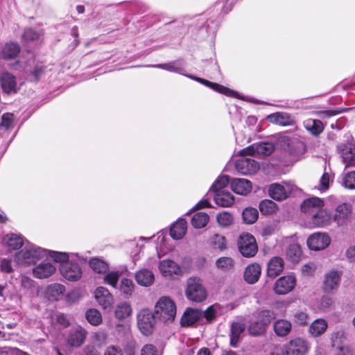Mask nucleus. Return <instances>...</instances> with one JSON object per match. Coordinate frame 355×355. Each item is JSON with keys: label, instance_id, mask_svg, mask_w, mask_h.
Listing matches in <instances>:
<instances>
[{"label": "nucleus", "instance_id": "f3484780", "mask_svg": "<svg viewBox=\"0 0 355 355\" xmlns=\"http://www.w3.org/2000/svg\"><path fill=\"white\" fill-rule=\"evenodd\" d=\"M94 296L98 304L104 309H111L114 297L110 291L103 286L98 287L94 291Z\"/></svg>", "mask_w": 355, "mask_h": 355}, {"label": "nucleus", "instance_id": "423d86ee", "mask_svg": "<svg viewBox=\"0 0 355 355\" xmlns=\"http://www.w3.org/2000/svg\"><path fill=\"white\" fill-rule=\"evenodd\" d=\"M309 349L306 340L296 338L284 345L283 355H305Z\"/></svg>", "mask_w": 355, "mask_h": 355}, {"label": "nucleus", "instance_id": "c9c22d12", "mask_svg": "<svg viewBox=\"0 0 355 355\" xmlns=\"http://www.w3.org/2000/svg\"><path fill=\"white\" fill-rule=\"evenodd\" d=\"M305 129L313 135L320 134L324 130V125L318 119H308L303 122Z\"/></svg>", "mask_w": 355, "mask_h": 355}, {"label": "nucleus", "instance_id": "8fccbe9b", "mask_svg": "<svg viewBox=\"0 0 355 355\" xmlns=\"http://www.w3.org/2000/svg\"><path fill=\"white\" fill-rule=\"evenodd\" d=\"M135 288L133 282L128 278H123L121 280L119 290L126 296H131Z\"/></svg>", "mask_w": 355, "mask_h": 355}, {"label": "nucleus", "instance_id": "e2e57ef3", "mask_svg": "<svg viewBox=\"0 0 355 355\" xmlns=\"http://www.w3.org/2000/svg\"><path fill=\"white\" fill-rule=\"evenodd\" d=\"M141 355H161V353L153 345L146 344L142 347Z\"/></svg>", "mask_w": 355, "mask_h": 355}, {"label": "nucleus", "instance_id": "a18cd8bd", "mask_svg": "<svg viewBox=\"0 0 355 355\" xmlns=\"http://www.w3.org/2000/svg\"><path fill=\"white\" fill-rule=\"evenodd\" d=\"M253 316L259 322H261L264 326L267 327L274 318V313L269 310H262L256 312Z\"/></svg>", "mask_w": 355, "mask_h": 355}, {"label": "nucleus", "instance_id": "680f3d73", "mask_svg": "<svg viewBox=\"0 0 355 355\" xmlns=\"http://www.w3.org/2000/svg\"><path fill=\"white\" fill-rule=\"evenodd\" d=\"M40 36V33L35 31L34 29L29 28H26L22 35V39L27 42L34 41L37 40Z\"/></svg>", "mask_w": 355, "mask_h": 355}, {"label": "nucleus", "instance_id": "72a5a7b5", "mask_svg": "<svg viewBox=\"0 0 355 355\" xmlns=\"http://www.w3.org/2000/svg\"><path fill=\"white\" fill-rule=\"evenodd\" d=\"M137 282L144 286H150L155 279L153 272L148 269H142L135 273Z\"/></svg>", "mask_w": 355, "mask_h": 355}, {"label": "nucleus", "instance_id": "6e6d98bb", "mask_svg": "<svg viewBox=\"0 0 355 355\" xmlns=\"http://www.w3.org/2000/svg\"><path fill=\"white\" fill-rule=\"evenodd\" d=\"M277 205L270 200H263L259 204V209L263 214H270L275 211Z\"/></svg>", "mask_w": 355, "mask_h": 355}, {"label": "nucleus", "instance_id": "412c9836", "mask_svg": "<svg viewBox=\"0 0 355 355\" xmlns=\"http://www.w3.org/2000/svg\"><path fill=\"white\" fill-rule=\"evenodd\" d=\"M202 318V311L197 309L189 308L182 317L181 324L182 326H191Z\"/></svg>", "mask_w": 355, "mask_h": 355}, {"label": "nucleus", "instance_id": "ea45409f", "mask_svg": "<svg viewBox=\"0 0 355 355\" xmlns=\"http://www.w3.org/2000/svg\"><path fill=\"white\" fill-rule=\"evenodd\" d=\"M286 255L292 262H297L302 256L300 245L295 243L290 244L286 250Z\"/></svg>", "mask_w": 355, "mask_h": 355}, {"label": "nucleus", "instance_id": "864d4df0", "mask_svg": "<svg viewBox=\"0 0 355 355\" xmlns=\"http://www.w3.org/2000/svg\"><path fill=\"white\" fill-rule=\"evenodd\" d=\"M216 265L218 269L227 271L234 268V261L230 257H223L216 260Z\"/></svg>", "mask_w": 355, "mask_h": 355}, {"label": "nucleus", "instance_id": "ddd939ff", "mask_svg": "<svg viewBox=\"0 0 355 355\" xmlns=\"http://www.w3.org/2000/svg\"><path fill=\"white\" fill-rule=\"evenodd\" d=\"M295 284L296 279L293 275L281 277L275 284L274 291L277 295H286L293 290Z\"/></svg>", "mask_w": 355, "mask_h": 355}, {"label": "nucleus", "instance_id": "5701e85b", "mask_svg": "<svg viewBox=\"0 0 355 355\" xmlns=\"http://www.w3.org/2000/svg\"><path fill=\"white\" fill-rule=\"evenodd\" d=\"M232 191L239 195L245 196L252 190V183L244 178H234L231 182Z\"/></svg>", "mask_w": 355, "mask_h": 355}, {"label": "nucleus", "instance_id": "7ed1b4c3", "mask_svg": "<svg viewBox=\"0 0 355 355\" xmlns=\"http://www.w3.org/2000/svg\"><path fill=\"white\" fill-rule=\"evenodd\" d=\"M186 296L190 301L200 303L207 298V291L200 279L191 277L187 282Z\"/></svg>", "mask_w": 355, "mask_h": 355}, {"label": "nucleus", "instance_id": "774afa93", "mask_svg": "<svg viewBox=\"0 0 355 355\" xmlns=\"http://www.w3.org/2000/svg\"><path fill=\"white\" fill-rule=\"evenodd\" d=\"M20 285L24 290H29L34 286V281L26 276L20 277Z\"/></svg>", "mask_w": 355, "mask_h": 355}, {"label": "nucleus", "instance_id": "de8ad7c7", "mask_svg": "<svg viewBox=\"0 0 355 355\" xmlns=\"http://www.w3.org/2000/svg\"><path fill=\"white\" fill-rule=\"evenodd\" d=\"M266 327L261 322L254 318L248 327V331L251 335L258 336L265 332Z\"/></svg>", "mask_w": 355, "mask_h": 355}, {"label": "nucleus", "instance_id": "13d9d810", "mask_svg": "<svg viewBox=\"0 0 355 355\" xmlns=\"http://www.w3.org/2000/svg\"><path fill=\"white\" fill-rule=\"evenodd\" d=\"M230 180L228 175H221L212 184L210 190L213 192L225 191V187L228 184Z\"/></svg>", "mask_w": 355, "mask_h": 355}, {"label": "nucleus", "instance_id": "c03bdc74", "mask_svg": "<svg viewBox=\"0 0 355 355\" xmlns=\"http://www.w3.org/2000/svg\"><path fill=\"white\" fill-rule=\"evenodd\" d=\"M268 120L279 125L286 126L290 124V118L286 114L275 113L268 116Z\"/></svg>", "mask_w": 355, "mask_h": 355}, {"label": "nucleus", "instance_id": "49530a36", "mask_svg": "<svg viewBox=\"0 0 355 355\" xmlns=\"http://www.w3.org/2000/svg\"><path fill=\"white\" fill-rule=\"evenodd\" d=\"M243 219L247 224L254 223L258 218V211L255 208L248 207L243 211Z\"/></svg>", "mask_w": 355, "mask_h": 355}, {"label": "nucleus", "instance_id": "c85d7f7f", "mask_svg": "<svg viewBox=\"0 0 355 355\" xmlns=\"http://www.w3.org/2000/svg\"><path fill=\"white\" fill-rule=\"evenodd\" d=\"M261 269L259 264L252 263L249 265L244 272L245 281L250 284H255L259 279L261 275Z\"/></svg>", "mask_w": 355, "mask_h": 355}, {"label": "nucleus", "instance_id": "2f4dec72", "mask_svg": "<svg viewBox=\"0 0 355 355\" xmlns=\"http://www.w3.org/2000/svg\"><path fill=\"white\" fill-rule=\"evenodd\" d=\"M273 329L279 337H285L289 334L292 329V324L285 319H279L273 324Z\"/></svg>", "mask_w": 355, "mask_h": 355}, {"label": "nucleus", "instance_id": "4be33fe9", "mask_svg": "<svg viewBox=\"0 0 355 355\" xmlns=\"http://www.w3.org/2000/svg\"><path fill=\"white\" fill-rule=\"evenodd\" d=\"M56 270L54 265L49 262H42L35 267L33 273L37 279H45L51 276Z\"/></svg>", "mask_w": 355, "mask_h": 355}, {"label": "nucleus", "instance_id": "a211bd4d", "mask_svg": "<svg viewBox=\"0 0 355 355\" xmlns=\"http://www.w3.org/2000/svg\"><path fill=\"white\" fill-rule=\"evenodd\" d=\"M24 243V237L15 233L7 234L2 239V244L8 251L17 250L21 248Z\"/></svg>", "mask_w": 355, "mask_h": 355}, {"label": "nucleus", "instance_id": "58836bf2", "mask_svg": "<svg viewBox=\"0 0 355 355\" xmlns=\"http://www.w3.org/2000/svg\"><path fill=\"white\" fill-rule=\"evenodd\" d=\"M132 306L129 302H123L118 304L115 309V316L119 320H123L132 313Z\"/></svg>", "mask_w": 355, "mask_h": 355}, {"label": "nucleus", "instance_id": "cd10ccee", "mask_svg": "<svg viewBox=\"0 0 355 355\" xmlns=\"http://www.w3.org/2000/svg\"><path fill=\"white\" fill-rule=\"evenodd\" d=\"M214 193H215L214 197V201L218 205L228 207L234 203V197L230 191L225 190Z\"/></svg>", "mask_w": 355, "mask_h": 355}, {"label": "nucleus", "instance_id": "69168bd1", "mask_svg": "<svg viewBox=\"0 0 355 355\" xmlns=\"http://www.w3.org/2000/svg\"><path fill=\"white\" fill-rule=\"evenodd\" d=\"M212 243L216 248L222 250L225 248V239L223 236L216 234L212 238Z\"/></svg>", "mask_w": 355, "mask_h": 355}, {"label": "nucleus", "instance_id": "bf43d9fd", "mask_svg": "<svg viewBox=\"0 0 355 355\" xmlns=\"http://www.w3.org/2000/svg\"><path fill=\"white\" fill-rule=\"evenodd\" d=\"M343 186L348 189H355V171H349L343 176Z\"/></svg>", "mask_w": 355, "mask_h": 355}, {"label": "nucleus", "instance_id": "09e8293b", "mask_svg": "<svg viewBox=\"0 0 355 355\" xmlns=\"http://www.w3.org/2000/svg\"><path fill=\"white\" fill-rule=\"evenodd\" d=\"M202 84L210 87L211 89H212L214 91H216L221 94H224L227 96H233V94H234V91L230 90V89H228L223 85H220L215 83L210 82L205 79L204 80Z\"/></svg>", "mask_w": 355, "mask_h": 355}, {"label": "nucleus", "instance_id": "3c124183", "mask_svg": "<svg viewBox=\"0 0 355 355\" xmlns=\"http://www.w3.org/2000/svg\"><path fill=\"white\" fill-rule=\"evenodd\" d=\"M166 237L164 232H159L157 238V245L156 249L158 257H160L162 254H165L169 248L166 244Z\"/></svg>", "mask_w": 355, "mask_h": 355}, {"label": "nucleus", "instance_id": "e433bc0d", "mask_svg": "<svg viewBox=\"0 0 355 355\" xmlns=\"http://www.w3.org/2000/svg\"><path fill=\"white\" fill-rule=\"evenodd\" d=\"M341 157L347 165H352L355 162V148L352 144H344L339 147Z\"/></svg>", "mask_w": 355, "mask_h": 355}, {"label": "nucleus", "instance_id": "f8f14e48", "mask_svg": "<svg viewBox=\"0 0 355 355\" xmlns=\"http://www.w3.org/2000/svg\"><path fill=\"white\" fill-rule=\"evenodd\" d=\"M60 272L67 280L78 281L82 277V270L78 263L69 261L60 265Z\"/></svg>", "mask_w": 355, "mask_h": 355}, {"label": "nucleus", "instance_id": "a878e982", "mask_svg": "<svg viewBox=\"0 0 355 355\" xmlns=\"http://www.w3.org/2000/svg\"><path fill=\"white\" fill-rule=\"evenodd\" d=\"M20 51V46L17 42H9L3 46L1 55L6 60H13L17 57Z\"/></svg>", "mask_w": 355, "mask_h": 355}, {"label": "nucleus", "instance_id": "f257e3e1", "mask_svg": "<svg viewBox=\"0 0 355 355\" xmlns=\"http://www.w3.org/2000/svg\"><path fill=\"white\" fill-rule=\"evenodd\" d=\"M46 253V249L28 243L15 253L14 259L18 265L29 266L44 257Z\"/></svg>", "mask_w": 355, "mask_h": 355}, {"label": "nucleus", "instance_id": "6ab92c4d", "mask_svg": "<svg viewBox=\"0 0 355 355\" xmlns=\"http://www.w3.org/2000/svg\"><path fill=\"white\" fill-rule=\"evenodd\" d=\"M324 201L320 198L313 197L308 198L301 205L302 211L308 215L309 218L311 215L315 214L318 210L324 207Z\"/></svg>", "mask_w": 355, "mask_h": 355}, {"label": "nucleus", "instance_id": "393cba45", "mask_svg": "<svg viewBox=\"0 0 355 355\" xmlns=\"http://www.w3.org/2000/svg\"><path fill=\"white\" fill-rule=\"evenodd\" d=\"M343 336V333L336 331L332 334L331 347L335 350L336 355H352L350 349L340 343V339Z\"/></svg>", "mask_w": 355, "mask_h": 355}, {"label": "nucleus", "instance_id": "b1692460", "mask_svg": "<svg viewBox=\"0 0 355 355\" xmlns=\"http://www.w3.org/2000/svg\"><path fill=\"white\" fill-rule=\"evenodd\" d=\"M161 273L165 277H171L181 272V268L178 264L171 259H164L159 262V266Z\"/></svg>", "mask_w": 355, "mask_h": 355}, {"label": "nucleus", "instance_id": "6e6552de", "mask_svg": "<svg viewBox=\"0 0 355 355\" xmlns=\"http://www.w3.org/2000/svg\"><path fill=\"white\" fill-rule=\"evenodd\" d=\"M342 271L331 270L324 275L322 284V290L326 293H332L336 291L340 286L342 276Z\"/></svg>", "mask_w": 355, "mask_h": 355}, {"label": "nucleus", "instance_id": "37998d69", "mask_svg": "<svg viewBox=\"0 0 355 355\" xmlns=\"http://www.w3.org/2000/svg\"><path fill=\"white\" fill-rule=\"evenodd\" d=\"M85 317L89 324L93 326H98L102 322V315L99 311L96 309H90L86 311Z\"/></svg>", "mask_w": 355, "mask_h": 355}, {"label": "nucleus", "instance_id": "9d476101", "mask_svg": "<svg viewBox=\"0 0 355 355\" xmlns=\"http://www.w3.org/2000/svg\"><path fill=\"white\" fill-rule=\"evenodd\" d=\"M242 156L235 163L236 170L242 175L256 173L259 169V164L253 159L245 157L246 155Z\"/></svg>", "mask_w": 355, "mask_h": 355}, {"label": "nucleus", "instance_id": "79ce46f5", "mask_svg": "<svg viewBox=\"0 0 355 355\" xmlns=\"http://www.w3.org/2000/svg\"><path fill=\"white\" fill-rule=\"evenodd\" d=\"M90 268L98 273H105L108 271V264L103 260L94 257L92 258L89 261Z\"/></svg>", "mask_w": 355, "mask_h": 355}, {"label": "nucleus", "instance_id": "dca6fc26", "mask_svg": "<svg viewBox=\"0 0 355 355\" xmlns=\"http://www.w3.org/2000/svg\"><path fill=\"white\" fill-rule=\"evenodd\" d=\"M0 85L5 94H15L18 91L16 78L9 72H3L0 74Z\"/></svg>", "mask_w": 355, "mask_h": 355}, {"label": "nucleus", "instance_id": "0eeeda50", "mask_svg": "<svg viewBox=\"0 0 355 355\" xmlns=\"http://www.w3.org/2000/svg\"><path fill=\"white\" fill-rule=\"evenodd\" d=\"M295 186L292 184L284 182L283 184H272L268 189L270 196L275 200L286 199L294 190Z\"/></svg>", "mask_w": 355, "mask_h": 355}, {"label": "nucleus", "instance_id": "9b49d317", "mask_svg": "<svg viewBox=\"0 0 355 355\" xmlns=\"http://www.w3.org/2000/svg\"><path fill=\"white\" fill-rule=\"evenodd\" d=\"M331 239L326 233L316 232L311 234L307 239V245L312 250H321L327 248Z\"/></svg>", "mask_w": 355, "mask_h": 355}, {"label": "nucleus", "instance_id": "bb28decb", "mask_svg": "<svg viewBox=\"0 0 355 355\" xmlns=\"http://www.w3.org/2000/svg\"><path fill=\"white\" fill-rule=\"evenodd\" d=\"M146 67L158 68L185 76L184 64L181 60H176L164 64H148Z\"/></svg>", "mask_w": 355, "mask_h": 355}, {"label": "nucleus", "instance_id": "aec40b11", "mask_svg": "<svg viewBox=\"0 0 355 355\" xmlns=\"http://www.w3.org/2000/svg\"><path fill=\"white\" fill-rule=\"evenodd\" d=\"M352 212L351 206L347 203H342L336 207L334 214V220L336 222L338 226L346 224Z\"/></svg>", "mask_w": 355, "mask_h": 355}, {"label": "nucleus", "instance_id": "603ef678", "mask_svg": "<svg viewBox=\"0 0 355 355\" xmlns=\"http://www.w3.org/2000/svg\"><path fill=\"white\" fill-rule=\"evenodd\" d=\"M47 253L45 257H50L55 262L58 263H67L69 261V255L66 252H61L58 251L47 250Z\"/></svg>", "mask_w": 355, "mask_h": 355}, {"label": "nucleus", "instance_id": "4c0bfd02", "mask_svg": "<svg viewBox=\"0 0 355 355\" xmlns=\"http://www.w3.org/2000/svg\"><path fill=\"white\" fill-rule=\"evenodd\" d=\"M224 308L219 304L216 303L209 306L205 311H203V317L207 321H212L217 317L223 313Z\"/></svg>", "mask_w": 355, "mask_h": 355}, {"label": "nucleus", "instance_id": "5fc2aeb1", "mask_svg": "<svg viewBox=\"0 0 355 355\" xmlns=\"http://www.w3.org/2000/svg\"><path fill=\"white\" fill-rule=\"evenodd\" d=\"M119 276L120 273L119 271H107L104 276L103 282L105 284L116 288Z\"/></svg>", "mask_w": 355, "mask_h": 355}, {"label": "nucleus", "instance_id": "2eb2a0df", "mask_svg": "<svg viewBox=\"0 0 355 355\" xmlns=\"http://www.w3.org/2000/svg\"><path fill=\"white\" fill-rule=\"evenodd\" d=\"M331 220L330 212L323 207L308 218L310 227H323L328 225Z\"/></svg>", "mask_w": 355, "mask_h": 355}, {"label": "nucleus", "instance_id": "39448f33", "mask_svg": "<svg viewBox=\"0 0 355 355\" xmlns=\"http://www.w3.org/2000/svg\"><path fill=\"white\" fill-rule=\"evenodd\" d=\"M155 318V313L147 309L141 310L137 314L138 327L144 335L148 336L152 333Z\"/></svg>", "mask_w": 355, "mask_h": 355}, {"label": "nucleus", "instance_id": "4468645a", "mask_svg": "<svg viewBox=\"0 0 355 355\" xmlns=\"http://www.w3.org/2000/svg\"><path fill=\"white\" fill-rule=\"evenodd\" d=\"M87 332L80 326L71 329L67 336V344L72 347H79L85 342Z\"/></svg>", "mask_w": 355, "mask_h": 355}, {"label": "nucleus", "instance_id": "473e14b6", "mask_svg": "<svg viewBox=\"0 0 355 355\" xmlns=\"http://www.w3.org/2000/svg\"><path fill=\"white\" fill-rule=\"evenodd\" d=\"M245 330V324L241 322H234L231 325L230 329V342L232 347H236L240 340L241 334Z\"/></svg>", "mask_w": 355, "mask_h": 355}, {"label": "nucleus", "instance_id": "0e129e2a", "mask_svg": "<svg viewBox=\"0 0 355 355\" xmlns=\"http://www.w3.org/2000/svg\"><path fill=\"white\" fill-rule=\"evenodd\" d=\"M294 320L299 324L304 325L308 322V315L306 312L298 311L294 315Z\"/></svg>", "mask_w": 355, "mask_h": 355}, {"label": "nucleus", "instance_id": "052dcab7", "mask_svg": "<svg viewBox=\"0 0 355 355\" xmlns=\"http://www.w3.org/2000/svg\"><path fill=\"white\" fill-rule=\"evenodd\" d=\"M65 291L63 285L60 284H53L48 287L47 292L53 297H57L62 295Z\"/></svg>", "mask_w": 355, "mask_h": 355}, {"label": "nucleus", "instance_id": "f704fd0d", "mask_svg": "<svg viewBox=\"0 0 355 355\" xmlns=\"http://www.w3.org/2000/svg\"><path fill=\"white\" fill-rule=\"evenodd\" d=\"M328 324L324 319H316L309 326V332L314 336L318 337L327 330Z\"/></svg>", "mask_w": 355, "mask_h": 355}, {"label": "nucleus", "instance_id": "a19ab883", "mask_svg": "<svg viewBox=\"0 0 355 355\" xmlns=\"http://www.w3.org/2000/svg\"><path fill=\"white\" fill-rule=\"evenodd\" d=\"M209 220V215L205 212H197L191 218V224L195 228H202Z\"/></svg>", "mask_w": 355, "mask_h": 355}, {"label": "nucleus", "instance_id": "20e7f679", "mask_svg": "<svg viewBox=\"0 0 355 355\" xmlns=\"http://www.w3.org/2000/svg\"><path fill=\"white\" fill-rule=\"evenodd\" d=\"M239 252L243 257H254L257 251L258 246L255 238L250 234H243L238 240Z\"/></svg>", "mask_w": 355, "mask_h": 355}, {"label": "nucleus", "instance_id": "338daca9", "mask_svg": "<svg viewBox=\"0 0 355 355\" xmlns=\"http://www.w3.org/2000/svg\"><path fill=\"white\" fill-rule=\"evenodd\" d=\"M316 270V265L313 262H309L304 264L302 268V272L304 275L311 276L314 274Z\"/></svg>", "mask_w": 355, "mask_h": 355}, {"label": "nucleus", "instance_id": "c756f323", "mask_svg": "<svg viewBox=\"0 0 355 355\" xmlns=\"http://www.w3.org/2000/svg\"><path fill=\"white\" fill-rule=\"evenodd\" d=\"M187 230V221L183 218H180L172 225L170 235L173 239L179 240L185 235Z\"/></svg>", "mask_w": 355, "mask_h": 355}, {"label": "nucleus", "instance_id": "4d7b16f0", "mask_svg": "<svg viewBox=\"0 0 355 355\" xmlns=\"http://www.w3.org/2000/svg\"><path fill=\"white\" fill-rule=\"evenodd\" d=\"M216 219L220 226L227 227L233 223L234 217L230 212L224 211L218 214Z\"/></svg>", "mask_w": 355, "mask_h": 355}, {"label": "nucleus", "instance_id": "f03ea898", "mask_svg": "<svg viewBox=\"0 0 355 355\" xmlns=\"http://www.w3.org/2000/svg\"><path fill=\"white\" fill-rule=\"evenodd\" d=\"M177 312L175 303L169 297L159 298L155 306V313L157 319L163 322H173Z\"/></svg>", "mask_w": 355, "mask_h": 355}, {"label": "nucleus", "instance_id": "1a4fd4ad", "mask_svg": "<svg viewBox=\"0 0 355 355\" xmlns=\"http://www.w3.org/2000/svg\"><path fill=\"white\" fill-rule=\"evenodd\" d=\"M275 149L274 145L270 142L254 144L241 151V155H269Z\"/></svg>", "mask_w": 355, "mask_h": 355}, {"label": "nucleus", "instance_id": "7c9ffc66", "mask_svg": "<svg viewBox=\"0 0 355 355\" xmlns=\"http://www.w3.org/2000/svg\"><path fill=\"white\" fill-rule=\"evenodd\" d=\"M284 269V261L279 257L272 258L268 263L267 273L270 277L278 276Z\"/></svg>", "mask_w": 355, "mask_h": 355}]
</instances>
